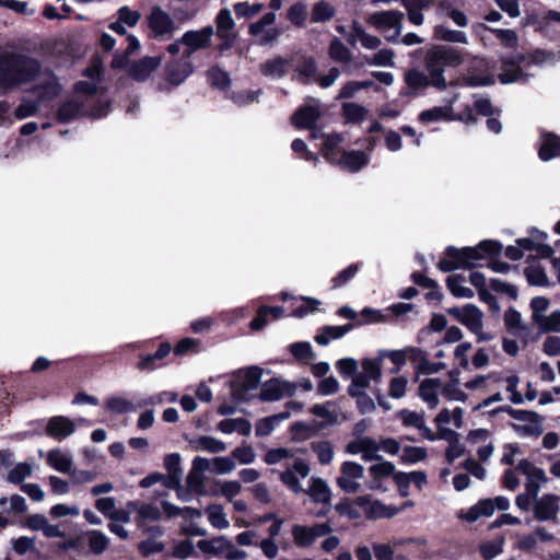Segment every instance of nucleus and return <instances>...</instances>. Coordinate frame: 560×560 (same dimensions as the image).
<instances>
[{
    "instance_id": "28",
    "label": "nucleus",
    "mask_w": 560,
    "mask_h": 560,
    "mask_svg": "<svg viewBox=\"0 0 560 560\" xmlns=\"http://www.w3.org/2000/svg\"><path fill=\"white\" fill-rule=\"evenodd\" d=\"M291 59L277 56L261 63L260 71L264 75L277 80L281 79L288 73L289 69L291 68Z\"/></svg>"
},
{
    "instance_id": "63",
    "label": "nucleus",
    "mask_w": 560,
    "mask_h": 560,
    "mask_svg": "<svg viewBox=\"0 0 560 560\" xmlns=\"http://www.w3.org/2000/svg\"><path fill=\"white\" fill-rule=\"evenodd\" d=\"M427 450L421 446H406L402 450V454L400 456L401 460L407 464H416L425 459Z\"/></svg>"
},
{
    "instance_id": "48",
    "label": "nucleus",
    "mask_w": 560,
    "mask_h": 560,
    "mask_svg": "<svg viewBox=\"0 0 560 560\" xmlns=\"http://www.w3.org/2000/svg\"><path fill=\"white\" fill-rule=\"evenodd\" d=\"M194 447L208 453H221L226 450V444L213 436L202 435L194 441Z\"/></svg>"
},
{
    "instance_id": "50",
    "label": "nucleus",
    "mask_w": 560,
    "mask_h": 560,
    "mask_svg": "<svg viewBox=\"0 0 560 560\" xmlns=\"http://www.w3.org/2000/svg\"><path fill=\"white\" fill-rule=\"evenodd\" d=\"M540 332H560V311H553L549 315H544L535 324Z\"/></svg>"
},
{
    "instance_id": "44",
    "label": "nucleus",
    "mask_w": 560,
    "mask_h": 560,
    "mask_svg": "<svg viewBox=\"0 0 560 560\" xmlns=\"http://www.w3.org/2000/svg\"><path fill=\"white\" fill-rule=\"evenodd\" d=\"M36 92L38 94V101H23L14 110V116L19 119H24L27 117H31L36 114L38 108L46 102L50 101L51 98H45L42 97L40 91L38 90V83H36Z\"/></svg>"
},
{
    "instance_id": "20",
    "label": "nucleus",
    "mask_w": 560,
    "mask_h": 560,
    "mask_svg": "<svg viewBox=\"0 0 560 560\" xmlns=\"http://www.w3.org/2000/svg\"><path fill=\"white\" fill-rule=\"evenodd\" d=\"M310 471V466L303 459H295L291 467L281 472L280 479L294 493H300L303 491V488L299 481L298 475L305 478L308 476Z\"/></svg>"
},
{
    "instance_id": "53",
    "label": "nucleus",
    "mask_w": 560,
    "mask_h": 560,
    "mask_svg": "<svg viewBox=\"0 0 560 560\" xmlns=\"http://www.w3.org/2000/svg\"><path fill=\"white\" fill-rule=\"evenodd\" d=\"M311 448L317 454L318 460L322 465H328L332 462L335 453L334 447L328 441H318L311 444Z\"/></svg>"
},
{
    "instance_id": "32",
    "label": "nucleus",
    "mask_w": 560,
    "mask_h": 560,
    "mask_svg": "<svg viewBox=\"0 0 560 560\" xmlns=\"http://www.w3.org/2000/svg\"><path fill=\"white\" fill-rule=\"evenodd\" d=\"M560 156V138L553 133H542L539 148V158L542 161Z\"/></svg>"
},
{
    "instance_id": "51",
    "label": "nucleus",
    "mask_w": 560,
    "mask_h": 560,
    "mask_svg": "<svg viewBox=\"0 0 560 560\" xmlns=\"http://www.w3.org/2000/svg\"><path fill=\"white\" fill-rule=\"evenodd\" d=\"M342 113L348 122L357 124L365 119L368 109L357 103H345L342 105Z\"/></svg>"
},
{
    "instance_id": "14",
    "label": "nucleus",
    "mask_w": 560,
    "mask_h": 560,
    "mask_svg": "<svg viewBox=\"0 0 560 560\" xmlns=\"http://www.w3.org/2000/svg\"><path fill=\"white\" fill-rule=\"evenodd\" d=\"M296 387L298 385L292 382L271 378L262 384L258 397L262 401L280 400L283 397L292 396L295 393Z\"/></svg>"
},
{
    "instance_id": "8",
    "label": "nucleus",
    "mask_w": 560,
    "mask_h": 560,
    "mask_svg": "<svg viewBox=\"0 0 560 560\" xmlns=\"http://www.w3.org/2000/svg\"><path fill=\"white\" fill-rule=\"evenodd\" d=\"M404 13L397 10L378 11L370 14L368 23L385 34L388 42H395L402 31Z\"/></svg>"
},
{
    "instance_id": "43",
    "label": "nucleus",
    "mask_w": 560,
    "mask_h": 560,
    "mask_svg": "<svg viewBox=\"0 0 560 560\" xmlns=\"http://www.w3.org/2000/svg\"><path fill=\"white\" fill-rule=\"evenodd\" d=\"M446 285L455 298L471 299L475 295L474 291L465 285V278L459 275L450 276Z\"/></svg>"
},
{
    "instance_id": "40",
    "label": "nucleus",
    "mask_w": 560,
    "mask_h": 560,
    "mask_svg": "<svg viewBox=\"0 0 560 560\" xmlns=\"http://www.w3.org/2000/svg\"><path fill=\"white\" fill-rule=\"evenodd\" d=\"M452 103L445 106H435L429 109H425L419 114V120L421 122H434L439 120H450L452 119Z\"/></svg>"
},
{
    "instance_id": "47",
    "label": "nucleus",
    "mask_w": 560,
    "mask_h": 560,
    "mask_svg": "<svg viewBox=\"0 0 560 560\" xmlns=\"http://www.w3.org/2000/svg\"><path fill=\"white\" fill-rule=\"evenodd\" d=\"M307 492L315 502L328 503L330 501L329 487L323 479L312 478Z\"/></svg>"
},
{
    "instance_id": "49",
    "label": "nucleus",
    "mask_w": 560,
    "mask_h": 560,
    "mask_svg": "<svg viewBox=\"0 0 560 560\" xmlns=\"http://www.w3.org/2000/svg\"><path fill=\"white\" fill-rule=\"evenodd\" d=\"M435 421L440 431H443V427L451 422L456 428H460L463 423V409L460 407H456L453 411L443 409L438 413Z\"/></svg>"
},
{
    "instance_id": "21",
    "label": "nucleus",
    "mask_w": 560,
    "mask_h": 560,
    "mask_svg": "<svg viewBox=\"0 0 560 560\" xmlns=\"http://www.w3.org/2000/svg\"><path fill=\"white\" fill-rule=\"evenodd\" d=\"M75 431V423L65 416H55L48 419L46 434L55 440L62 441L72 435Z\"/></svg>"
},
{
    "instance_id": "15",
    "label": "nucleus",
    "mask_w": 560,
    "mask_h": 560,
    "mask_svg": "<svg viewBox=\"0 0 560 560\" xmlns=\"http://www.w3.org/2000/svg\"><path fill=\"white\" fill-rule=\"evenodd\" d=\"M448 314L464 325L470 332L483 327V313L475 304L452 307L448 310Z\"/></svg>"
},
{
    "instance_id": "42",
    "label": "nucleus",
    "mask_w": 560,
    "mask_h": 560,
    "mask_svg": "<svg viewBox=\"0 0 560 560\" xmlns=\"http://www.w3.org/2000/svg\"><path fill=\"white\" fill-rule=\"evenodd\" d=\"M290 411H283L271 417L264 418L256 425V434L259 436L269 435L276 427L290 417Z\"/></svg>"
},
{
    "instance_id": "36",
    "label": "nucleus",
    "mask_w": 560,
    "mask_h": 560,
    "mask_svg": "<svg viewBox=\"0 0 560 560\" xmlns=\"http://www.w3.org/2000/svg\"><path fill=\"white\" fill-rule=\"evenodd\" d=\"M229 538L226 536H217L211 539L199 540L197 546L203 553L215 557H224Z\"/></svg>"
},
{
    "instance_id": "61",
    "label": "nucleus",
    "mask_w": 560,
    "mask_h": 560,
    "mask_svg": "<svg viewBox=\"0 0 560 560\" xmlns=\"http://www.w3.org/2000/svg\"><path fill=\"white\" fill-rule=\"evenodd\" d=\"M441 394L444 398L455 401H464L466 394L459 388L457 380H452L441 387Z\"/></svg>"
},
{
    "instance_id": "38",
    "label": "nucleus",
    "mask_w": 560,
    "mask_h": 560,
    "mask_svg": "<svg viewBox=\"0 0 560 560\" xmlns=\"http://www.w3.org/2000/svg\"><path fill=\"white\" fill-rule=\"evenodd\" d=\"M352 329V325L347 324L342 326H325L322 331L316 335L315 341L320 346H327L330 340L343 337Z\"/></svg>"
},
{
    "instance_id": "54",
    "label": "nucleus",
    "mask_w": 560,
    "mask_h": 560,
    "mask_svg": "<svg viewBox=\"0 0 560 560\" xmlns=\"http://www.w3.org/2000/svg\"><path fill=\"white\" fill-rule=\"evenodd\" d=\"M435 36L441 39L448 43H460L466 44L467 43V36L462 31H454L445 27L444 25H436L434 27Z\"/></svg>"
},
{
    "instance_id": "19",
    "label": "nucleus",
    "mask_w": 560,
    "mask_h": 560,
    "mask_svg": "<svg viewBox=\"0 0 560 560\" xmlns=\"http://www.w3.org/2000/svg\"><path fill=\"white\" fill-rule=\"evenodd\" d=\"M380 450V443L369 436H363L354 441H351L350 443H348L346 447V452L348 454H361L362 459L365 462L378 459Z\"/></svg>"
},
{
    "instance_id": "13",
    "label": "nucleus",
    "mask_w": 560,
    "mask_h": 560,
    "mask_svg": "<svg viewBox=\"0 0 560 560\" xmlns=\"http://www.w3.org/2000/svg\"><path fill=\"white\" fill-rule=\"evenodd\" d=\"M332 528L328 523L315 524L313 526L294 525L292 536L296 546L308 547L319 537L330 534Z\"/></svg>"
},
{
    "instance_id": "64",
    "label": "nucleus",
    "mask_w": 560,
    "mask_h": 560,
    "mask_svg": "<svg viewBox=\"0 0 560 560\" xmlns=\"http://www.w3.org/2000/svg\"><path fill=\"white\" fill-rule=\"evenodd\" d=\"M504 539L502 537L480 546V553L486 560H491L503 551Z\"/></svg>"
},
{
    "instance_id": "62",
    "label": "nucleus",
    "mask_w": 560,
    "mask_h": 560,
    "mask_svg": "<svg viewBox=\"0 0 560 560\" xmlns=\"http://www.w3.org/2000/svg\"><path fill=\"white\" fill-rule=\"evenodd\" d=\"M49 515L52 518H62V517H77L80 515V509L78 505H68L63 503L55 504L49 510Z\"/></svg>"
},
{
    "instance_id": "11",
    "label": "nucleus",
    "mask_w": 560,
    "mask_h": 560,
    "mask_svg": "<svg viewBox=\"0 0 560 560\" xmlns=\"http://www.w3.org/2000/svg\"><path fill=\"white\" fill-rule=\"evenodd\" d=\"M364 475V467L355 462L347 460L341 464L340 476L337 478L338 487L347 493H355L361 485L360 479Z\"/></svg>"
},
{
    "instance_id": "10",
    "label": "nucleus",
    "mask_w": 560,
    "mask_h": 560,
    "mask_svg": "<svg viewBox=\"0 0 560 560\" xmlns=\"http://www.w3.org/2000/svg\"><path fill=\"white\" fill-rule=\"evenodd\" d=\"M361 372L355 374L352 383L348 387L349 395H358L361 388H368L373 381H378L382 376L381 359H363L361 362Z\"/></svg>"
},
{
    "instance_id": "17",
    "label": "nucleus",
    "mask_w": 560,
    "mask_h": 560,
    "mask_svg": "<svg viewBox=\"0 0 560 560\" xmlns=\"http://www.w3.org/2000/svg\"><path fill=\"white\" fill-rule=\"evenodd\" d=\"M322 116L320 104L317 100L300 107L292 116L291 121L293 126L300 129H313L316 121Z\"/></svg>"
},
{
    "instance_id": "52",
    "label": "nucleus",
    "mask_w": 560,
    "mask_h": 560,
    "mask_svg": "<svg viewBox=\"0 0 560 560\" xmlns=\"http://www.w3.org/2000/svg\"><path fill=\"white\" fill-rule=\"evenodd\" d=\"M525 276L529 284L537 287L549 285L548 277L545 269L538 265H532L525 268Z\"/></svg>"
},
{
    "instance_id": "7",
    "label": "nucleus",
    "mask_w": 560,
    "mask_h": 560,
    "mask_svg": "<svg viewBox=\"0 0 560 560\" xmlns=\"http://www.w3.org/2000/svg\"><path fill=\"white\" fill-rule=\"evenodd\" d=\"M497 411L506 412L521 423H513L514 432L520 436H539L542 429V418L535 411L514 409L510 406L500 407Z\"/></svg>"
},
{
    "instance_id": "24",
    "label": "nucleus",
    "mask_w": 560,
    "mask_h": 560,
    "mask_svg": "<svg viewBox=\"0 0 560 560\" xmlns=\"http://www.w3.org/2000/svg\"><path fill=\"white\" fill-rule=\"evenodd\" d=\"M147 19L149 27L155 36H164L173 30L172 18L159 7L152 8Z\"/></svg>"
},
{
    "instance_id": "39",
    "label": "nucleus",
    "mask_w": 560,
    "mask_h": 560,
    "mask_svg": "<svg viewBox=\"0 0 560 560\" xmlns=\"http://www.w3.org/2000/svg\"><path fill=\"white\" fill-rule=\"evenodd\" d=\"M47 462L54 469L62 474L70 472L72 467V458L59 448L48 452Z\"/></svg>"
},
{
    "instance_id": "30",
    "label": "nucleus",
    "mask_w": 560,
    "mask_h": 560,
    "mask_svg": "<svg viewBox=\"0 0 560 560\" xmlns=\"http://www.w3.org/2000/svg\"><path fill=\"white\" fill-rule=\"evenodd\" d=\"M441 387L440 378H425L419 386V396L430 408H436L439 405L438 394L441 392Z\"/></svg>"
},
{
    "instance_id": "60",
    "label": "nucleus",
    "mask_w": 560,
    "mask_h": 560,
    "mask_svg": "<svg viewBox=\"0 0 560 560\" xmlns=\"http://www.w3.org/2000/svg\"><path fill=\"white\" fill-rule=\"evenodd\" d=\"M394 51L389 48L380 49L371 58L366 59L368 65L377 67H393Z\"/></svg>"
},
{
    "instance_id": "23",
    "label": "nucleus",
    "mask_w": 560,
    "mask_h": 560,
    "mask_svg": "<svg viewBox=\"0 0 560 560\" xmlns=\"http://www.w3.org/2000/svg\"><path fill=\"white\" fill-rule=\"evenodd\" d=\"M397 416L405 427L419 430L421 435L427 440H435V435L433 434L432 430L425 424L424 416L422 412L404 409L399 411Z\"/></svg>"
},
{
    "instance_id": "12",
    "label": "nucleus",
    "mask_w": 560,
    "mask_h": 560,
    "mask_svg": "<svg viewBox=\"0 0 560 560\" xmlns=\"http://www.w3.org/2000/svg\"><path fill=\"white\" fill-rule=\"evenodd\" d=\"M516 470L526 476L525 489L533 495V499H536L541 487L548 482L545 470L536 467L527 459L520 460Z\"/></svg>"
},
{
    "instance_id": "41",
    "label": "nucleus",
    "mask_w": 560,
    "mask_h": 560,
    "mask_svg": "<svg viewBox=\"0 0 560 560\" xmlns=\"http://www.w3.org/2000/svg\"><path fill=\"white\" fill-rule=\"evenodd\" d=\"M218 429L225 434L237 432L241 435H248L252 431V425L244 418L225 419L218 424Z\"/></svg>"
},
{
    "instance_id": "26",
    "label": "nucleus",
    "mask_w": 560,
    "mask_h": 560,
    "mask_svg": "<svg viewBox=\"0 0 560 560\" xmlns=\"http://www.w3.org/2000/svg\"><path fill=\"white\" fill-rule=\"evenodd\" d=\"M358 40L361 43L362 47L365 49H376L382 44V40L380 37L369 34L359 22L353 21L350 25L348 42L351 45H354L355 42H358Z\"/></svg>"
},
{
    "instance_id": "2",
    "label": "nucleus",
    "mask_w": 560,
    "mask_h": 560,
    "mask_svg": "<svg viewBox=\"0 0 560 560\" xmlns=\"http://www.w3.org/2000/svg\"><path fill=\"white\" fill-rule=\"evenodd\" d=\"M96 90V84L93 82H78L75 84V94L58 110L59 120L67 122L82 115H89L94 118L107 115L109 112V103L107 101H98L97 105L91 107V104L94 103Z\"/></svg>"
},
{
    "instance_id": "22",
    "label": "nucleus",
    "mask_w": 560,
    "mask_h": 560,
    "mask_svg": "<svg viewBox=\"0 0 560 560\" xmlns=\"http://www.w3.org/2000/svg\"><path fill=\"white\" fill-rule=\"evenodd\" d=\"M213 34L214 30L212 26H207L199 31H188L183 35L180 43L188 48V55H190L198 49L209 46Z\"/></svg>"
},
{
    "instance_id": "55",
    "label": "nucleus",
    "mask_w": 560,
    "mask_h": 560,
    "mask_svg": "<svg viewBox=\"0 0 560 560\" xmlns=\"http://www.w3.org/2000/svg\"><path fill=\"white\" fill-rule=\"evenodd\" d=\"M504 324L508 330L513 335H518L521 331L526 330V326L522 322V315L515 308H509L504 313Z\"/></svg>"
},
{
    "instance_id": "27",
    "label": "nucleus",
    "mask_w": 560,
    "mask_h": 560,
    "mask_svg": "<svg viewBox=\"0 0 560 560\" xmlns=\"http://www.w3.org/2000/svg\"><path fill=\"white\" fill-rule=\"evenodd\" d=\"M215 22L217 35L225 42L222 48L230 47L235 38V36L231 34V31L235 26L231 11L229 9L220 10L217 15Z\"/></svg>"
},
{
    "instance_id": "6",
    "label": "nucleus",
    "mask_w": 560,
    "mask_h": 560,
    "mask_svg": "<svg viewBox=\"0 0 560 560\" xmlns=\"http://www.w3.org/2000/svg\"><path fill=\"white\" fill-rule=\"evenodd\" d=\"M261 375L262 370L256 365L235 372L230 383L232 397L236 401L248 400L249 393L258 387Z\"/></svg>"
},
{
    "instance_id": "9",
    "label": "nucleus",
    "mask_w": 560,
    "mask_h": 560,
    "mask_svg": "<svg viewBox=\"0 0 560 560\" xmlns=\"http://www.w3.org/2000/svg\"><path fill=\"white\" fill-rule=\"evenodd\" d=\"M164 464L168 471L167 475L153 472L140 481L141 488L156 486L154 492L159 499L166 497L168 491L175 490V454H168L165 457Z\"/></svg>"
},
{
    "instance_id": "25",
    "label": "nucleus",
    "mask_w": 560,
    "mask_h": 560,
    "mask_svg": "<svg viewBox=\"0 0 560 560\" xmlns=\"http://www.w3.org/2000/svg\"><path fill=\"white\" fill-rule=\"evenodd\" d=\"M357 502L373 518L393 517L399 512V509L387 506L378 500H372L370 497H359Z\"/></svg>"
},
{
    "instance_id": "18",
    "label": "nucleus",
    "mask_w": 560,
    "mask_h": 560,
    "mask_svg": "<svg viewBox=\"0 0 560 560\" xmlns=\"http://www.w3.org/2000/svg\"><path fill=\"white\" fill-rule=\"evenodd\" d=\"M202 512L194 508H177V517H182L184 523L180 525L182 530L188 535L205 536L207 530L201 526Z\"/></svg>"
},
{
    "instance_id": "16",
    "label": "nucleus",
    "mask_w": 560,
    "mask_h": 560,
    "mask_svg": "<svg viewBox=\"0 0 560 560\" xmlns=\"http://www.w3.org/2000/svg\"><path fill=\"white\" fill-rule=\"evenodd\" d=\"M534 517L538 522L556 521L559 513V497L551 493L533 499Z\"/></svg>"
},
{
    "instance_id": "37",
    "label": "nucleus",
    "mask_w": 560,
    "mask_h": 560,
    "mask_svg": "<svg viewBox=\"0 0 560 560\" xmlns=\"http://www.w3.org/2000/svg\"><path fill=\"white\" fill-rule=\"evenodd\" d=\"M171 345L168 342L161 343L158 351L153 354H147L140 357L138 369L141 371H153L158 368L156 362L163 360L171 352Z\"/></svg>"
},
{
    "instance_id": "56",
    "label": "nucleus",
    "mask_w": 560,
    "mask_h": 560,
    "mask_svg": "<svg viewBox=\"0 0 560 560\" xmlns=\"http://www.w3.org/2000/svg\"><path fill=\"white\" fill-rule=\"evenodd\" d=\"M335 13V8L330 3L323 0L313 7L312 21L315 23L326 22L332 19Z\"/></svg>"
},
{
    "instance_id": "35",
    "label": "nucleus",
    "mask_w": 560,
    "mask_h": 560,
    "mask_svg": "<svg viewBox=\"0 0 560 560\" xmlns=\"http://www.w3.org/2000/svg\"><path fill=\"white\" fill-rule=\"evenodd\" d=\"M205 513L208 517V522L213 528L222 530L230 527V521L228 520L225 510L221 504H209L206 508Z\"/></svg>"
},
{
    "instance_id": "57",
    "label": "nucleus",
    "mask_w": 560,
    "mask_h": 560,
    "mask_svg": "<svg viewBox=\"0 0 560 560\" xmlns=\"http://www.w3.org/2000/svg\"><path fill=\"white\" fill-rule=\"evenodd\" d=\"M341 142L342 137L338 133H329L325 136L323 154L328 161H337V149Z\"/></svg>"
},
{
    "instance_id": "45",
    "label": "nucleus",
    "mask_w": 560,
    "mask_h": 560,
    "mask_svg": "<svg viewBox=\"0 0 560 560\" xmlns=\"http://www.w3.org/2000/svg\"><path fill=\"white\" fill-rule=\"evenodd\" d=\"M328 55L330 59L339 63H349L352 60L351 50L337 37L331 39Z\"/></svg>"
},
{
    "instance_id": "46",
    "label": "nucleus",
    "mask_w": 560,
    "mask_h": 560,
    "mask_svg": "<svg viewBox=\"0 0 560 560\" xmlns=\"http://www.w3.org/2000/svg\"><path fill=\"white\" fill-rule=\"evenodd\" d=\"M405 82L415 92L432 85L430 74L427 75L418 69L408 70L405 73Z\"/></svg>"
},
{
    "instance_id": "31",
    "label": "nucleus",
    "mask_w": 560,
    "mask_h": 560,
    "mask_svg": "<svg viewBox=\"0 0 560 560\" xmlns=\"http://www.w3.org/2000/svg\"><path fill=\"white\" fill-rule=\"evenodd\" d=\"M160 65V58L145 57L130 66L129 73L137 81L147 80Z\"/></svg>"
},
{
    "instance_id": "5",
    "label": "nucleus",
    "mask_w": 560,
    "mask_h": 560,
    "mask_svg": "<svg viewBox=\"0 0 560 560\" xmlns=\"http://www.w3.org/2000/svg\"><path fill=\"white\" fill-rule=\"evenodd\" d=\"M502 249L500 243L494 241H481L475 247L456 248L450 246L446 248V256L454 257L463 264L462 269H470L488 255H498Z\"/></svg>"
},
{
    "instance_id": "29",
    "label": "nucleus",
    "mask_w": 560,
    "mask_h": 560,
    "mask_svg": "<svg viewBox=\"0 0 560 560\" xmlns=\"http://www.w3.org/2000/svg\"><path fill=\"white\" fill-rule=\"evenodd\" d=\"M369 474L372 478L370 482V489L372 490H382L383 489V479L389 476L397 474L395 465L390 462H381L372 465L369 468Z\"/></svg>"
},
{
    "instance_id": "34",
    "label": "nucleus",
    "mask_w": 560,
    "mask_h": 560,
    "mask_svg": "<svg viewBox=\"0 0 560 560\" xmlns=\"http://www.w3.org/2000/svg\"><path fill=\"white\" fill-rule=\"evenodd\" d=\"M369 158L362 151L345 152L338 160L340 166L349 172L355 173L368 164Z\"/></svg>"
},
{
    "instance_id": "3",
    "label": "nucleus",
    "mask_w": 560,
    "mask_h": 560,
    "mask_svg": "<svg viewBox=\"0 0 560 560\" xmlns=\"http://www.w3.org/2000/svg\"><path fill=\"white\" fill-rule=\"evenodd\" d=\"M464 61L462 52L451 46H433L428 49L424 56V68L431 77L432 86L446 89V79L444 77L445 67H458Z\"/></svg>"
},
{
    "instance_id": "59",
    "label": "nucleus",
    "mask_w": 560,
    "mask_h": 560,
    "mask_svg": "<svg viewBox=\"0 0 560 560\" xmlns=\"http://www.w3.org/2000/svg\"><path fill=\"white\" fill-rule=\"evenodd\" d=\"M535 247V243L529 238H520L516 245H511L506 248L505 255L512 260H518L523 257L524 250H529Z\"/></svg>"
},
{
    "instance_id": "4",
    "label": "nucleus",
    "mask_w": 560,
    "mask_h": 560,
    "mask_svg": "<svg viewBox=\"0 0 560 560\" xmlns=\"http://www.w3.org/2000/svg\"><path fill=\"white\" fill-rule=\"evenodd\" d=\"M558 60V55L540 49L526 55H520L512 61L505 60L503 62L502 72L500 73L499 79L503 84L526 82L528 80V75L523 71L522 65H524V67L556 65Z\"/></svg>"
},
{
    "instance_id": "1",
    "label": "nucleus",
    "mask_w": 560,
    "mask_h": 560,
    "mask_svg": "<svg viewBox=\"0 0 560 560\" xmlns=\"http://www.w3.org/2000/svg\"><path fill=\"white\" fill-rule=\"evenodd\" d=\"M31 81L38 83L43 98H55L60 93V84L49 70H42L35 58L18 52L0 55V94Z\"/></svg>"
},
{
    "instance_id": "33",
    "label": "nucleus",
    "mask_w": 560,
    "mask_h": 560,
    "mask_svg": "<svg viewBox=\"0 0 560 560\" xmlns=\"http://www.w3.org/2000/svg\"><path fill=\"white\" fill-rule=\"evenodd\" d=\"M105 408L113 413H129L142 408L140 400L133 402L122 396H112L106 400Z\"/></svg>"
},
{
    "instance_id": "58",
    "label": "nucleus",
    "mask_w": 560,
    "mask_h": 560,
    "mask_svg": "<svg viewBox=\"0 0 560 560\" xmlns=\"http://www.w3.org/2000/svg\"><path fill=\"white\" fill-rule=\"evenodd\" d=\"M109 545V538L101 530H92L89 534V548L93 553L104 552Z\"/></svg>"
}]
</instances>
